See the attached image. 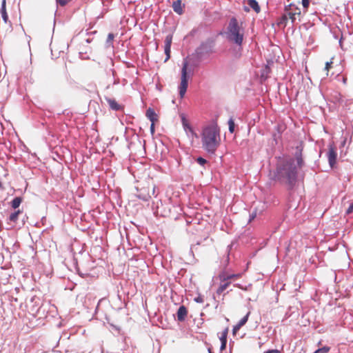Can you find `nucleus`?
<instances>
[{
  "label": "nucleus",
  "instance_id": "obj_2",
  "mask_svg": "<svg viewBox=\"0 0 353 353\" xmlns=\"http://www.w3.org/2000/svg\"><path fill=\"white\" fill-rule=\"evenodd\" d=\"M221 142L220 128L216 123L204 127L201 133L203 149L210 154H214Z\"/></svg>",
  "mask_w": 353,
  "mask_h": 353
},
{
  "label": "nucleus",
  "instance_id": "obj_7",
  "mask_svg": "<svg viewBox=\"0 0 353 353\" xmlns=\"http://www.w3.org/2000/svg\"><path fill=\"white\" fill-rule=\"evenodd\" d=\"M198 67V64L194 61L185 58L183 59L182 63L181 71L185 69L186 74L192 77L194 74V70Z\"/></svg>",
  "mask_w": 353,
  "mask_h": 353
},
{
  "label": "nucleus",
  "instance_id": "obj_39",
  "mask_svg": "<svg viewBox=\"0 0 353 353\" xmlns=\"http://www.w3.org/2000/svg\"><path fill=\"white\" fill-rule=\"evenodd\" d=\"M181 123H182V125H184V124L188 123V121L186 120V119L185 118V117H181Z\"/></svg>",
  "mask_w": 353,
  "mask_h": 353
},
{
  "label": "nucleus",
  "instance_id": "obj_14",
  "mask_svg": "<svg viewBox=\"0 0 353 353\" xmlns=\"http://www.w3.org/2000/svg\"><path fill=\"white\" fill-rule=\"evenodd\" d=\"M6 0H2L1 8V17H2V19L4 21V22L7 23V21L8 20V14L6 12Z\"/></svg>",
  "mask_w": 353,
  "mask_h": 353
},
{
  "label": "nucleus",
  "instance_id": "obj_21",
  "mask_svg": "<svg viewBox=\"0 0 353 353\" xmlns=\"http://www.w3.org/2000/svg\"><path fill=\"white\" fill-rule=\"evenodd\" d=\"M114 38V35L113 33H109L106 39V47L110 48L113 46V40Z\"/></svg>",
  "mask_w": 353,
  "mask_h": 353
},
{
  "label": "nucleus",
  "instance_id": "obj_27",
  "mask_svg": "<svg viewBox=\"0 0 353 353\" xmlns=\"http://www.w3.org/2000/svg\"><path fill=\"white\" fill-rule=\"evenodd\" d=\"M196 162L199 165L203 166L207 163V161L205 159H203V157H199L196 159Z\"/></svg>",
  "mask_w": 353,
  "mask_h": 353
},
{
  "label": "nucleus",
  "instance_id": "obj_5",
  "mask_svg": "<svg viewBox=\"0 0 353 353\" xmlns=\"http://www.w3.org/2000/svg\"><path fill=\"white\" fill-rule=\"evenodd\" d=\"M191 76L186 74L185 69L181 71V82L178 87L179 93L181 98H183L187 91L188 86V80L191 78Z\"/></svg>",
  "mask_w": 353,
  "mask_h": 353
},
{
  "label": "nucleus",
  "instance_id": "obj_41",
  "mask_svg": "<svg viewBox=\"0 0 353 353\" xmlns=\"http://www.w3.org/2000/svg\"><path fill=\"white\" fill-rule=\"evenodd\" d=\"M119 80L117 79H114V84H119Z\"/></svg>",
  "mask_w": 353,
  "mask_h": 353
},
{
  "label": "nucleus",
  "instance_id": "obj_12",
  "mask_svg": "<svg viewBox=\"0 0 353 353\" xmlns=\"http://www.w3.org/2000/svg\"><path fill=\"white\" fill-rule=\"evenodd\" d=\"M107 103H108L110 108L115 111L120 110L121 109V105H119L115 99L111 98H105Z\"/></svg>",
  "mask_w": 353,
  "mask_h": 353
},
{
  "label": "nucleus",
  "instance_id": "obj_46",
  "mask_svg": "<svg viewBox=\"0 0 353 353\" xmlns=\"http://www.w3.org/2000/svg\"><path fill=\"white\" fill-rule=\"evenodd\" d=\"M32 312H34V311H35V312H37V309H35V310H34V308H32Z\"/></svg>",
  "mask_w": 353,
  "mask_h": 353
},
{
  "label": "nucleus",
  "instance_id": "obj_33",
  "mask_svg": "<svg viewBox=\"0 0 353 353\" xmlns=\"http://www.w3.org/2000/svg\"><path fill=\"white\" fill-rule=\"evenodd\" d=\"M138 197L143 201H148L149 199L150 198V196H149L148 194H146V195H144V196H142L141 194L138 195Z\"/></svg>",
  "mask_w": 353,
  "mask_h": 353
},
{
  "label": "nucleus",
  "instance_id": "obj_45",
  "mask_svg": "<svg viewBox=\"0 0 353 353\" xmlns=\"http://www.w3.org/2000/svg\"><path fill=\"white\" fill-rule=\"evenodd\" d=\"M112 75L114 77V75H115V71L114 70H112Z\"/></svg>",
  "mask_w": 353,
  "mask_h": 353
},
{
  "label": "nucleus",
  "instance_id": "obj_10",
  "mask_svg": "<svg viewBox=\"0 0 353 353\" xmlns=\"http://www.w3.org/2000/svg\"><path fill=\"white\" fill-rule=\"evenodd\" d=\"M188 314V310L184 305H181L179 307L177 311V320L179 321H183Z\"/></svg>",
  "mask_w": 353,
  "mask_h": 353
},
{
  "label": "nucleus",
  "instance_id": "obj_11",
  "mask_svg": "<svg viewBox=\"0 0 353 353\" xmlns=\"http://www.w3.org/2000/svg\"><path fill=\"white\" fill-rule=\"evenodd\" d=\"M172 9L178 14H182L183 12V6L181 0H176L172 3Z\"/></svg>",
  "mask_w": 353,
  "mask_h": 353
},
{
  "label": "nucleus",
  "instance_id": "obj_24",
  "mask_svg": "<svg viewBox=\"0 0 353 353\" xmlns=\"http://www.w3.org/2000/svg\"><path fill=\"white\" fill-rule=\"evenodd\" d=\"M228 333V327H226L221 333V336L219 337V339L221 341V343L223 341L227 342V336Z\"/></svg>",
  "mask_w": 353,
  "mask_h": 353
},
{
  "label": "nucleus",
  "instance_id": "obj_40",
  "mask_svg": "<svg viewBox=\"0 0 353 353\" xmlns=\"http://www.w3.org/2000/svg\"><path fill=\"white\" fill-rule=\"evenodd\" d=\"M342 81L344 84H346V82H347V78L345 77H342Z\"/></svg>",
  "mask_w": 353,
  "mask_h": 353
},
{
  "label": "nucleus",
  "instance_id": "obj_1",
  "mask_svg": "<svg viewBox=\"0 0 353 353\" xmlns=\"http://www.w3.org/2000/svg\"><path fill=\"white\" fill-rule=\"evenodd\" d=\"M294 158L279 157L277 158L276 168L273 173V179L290 190L294 188L298 179V170L304 165L303 147H296Z\"/></svg>",
  "mask_w": 353,
  "mask_h": 353
},
{
  "label": "nucleus",
  "instance_id": "obj_8",
  "mask_svg": "<svg viewBox=\"0 0 353 353\" xmlns=\"http://www.w3.org/2000/svg\"><path fill=\"white\" fill-rule=\"evenodd\" d=\"M328 163L330 166L332 168L336 163L337 152L336 148L333 144L329 145L328 152L327 153Z\"/></svg>",
  "mask_w": 353,
  "mask_h": 353
},
{
  "label": "nucleus",
  "instance_id": "obj_6",
  "mask_svg": "<svg viewBox=\"0 0 353 353\" xmlns=\"http://www.w3.org/2000/svg\"><path fill=\"white\" fill-rule=\"evenodd\" d=\"M288 16V20H291L292 24H294L296 19V16L301 14L299 8L292 4H290L285 7V12Z\"/></svg>",
  "mask_w": 353,
  "mask_h": 353
},
{
  "label": "nucleus",
  "instance_id": "obj_20",
  "mask_svg": "<svg viewBox=\"0 0 353 353\" xmlns=\"http://www.w3.org/2000/svg\"><path fill=\"white\" fill-rule=\"evenodd\" d=\"M22 202V199L19 196L15 197L11 202V206L14 209H17L19 207L20 204Z\"/></svg>",
  "mask_w": 353,
  "mask_h": 353
},
{
  "label": "nucleus",
  "instance_id": "obj_38",
  "mask_svg": "<svg viewBox=\"0 0 353 353\" xmlns=\"http://www.w3.org/2000/svg\"><path fill=\"white\" fill-rule=\"evenodd\" d=\"M150 132L152 134H153L154 132V123H151Z\"/></svg>",
  "mask_w": 353,
  "mask_h": 353
},
{
  "label": "nucleus",
  "instance_id": "obj_28",
  "mask_svg": "<svg viewBox=\"0 0 353 353\" xmlns=\"http://www.w3.org/2000/svg\"><path fill=\"white\" fill-rule=\"evenodd\" d=\"M57 3L59 4L61 6H65L68 2H70L71 0H56Z\"/></svg>",
  "mask_w": 353,
  "mask_h": 353
},
{
  "label": "nucleus",
  "instance_id": "obj_16",
  "mask_svg": "<svg viewBox=\"0 0 353 353\" xmlns=\"http://www.w3.org/2000/svg\"><path fill=\"white\" fill-rule=\"evenodd\" d=\"M221 285L216 290V294H221L223 293V292L227 290V288L229 287V285L231 284L230 281H225V282H221Z\"/></svg>",
  "mask_w": 353,
  "mask_h": 353
},
{
  "label": "nucleus",
  "instance_id": "obj_47",
  "mask_svg": "<svg viewBox=\"0 0 353 353\" xmlns=\"http://www.w3.org/2000/svg\"><path fill=\"white\" fill-rule=\"evenodd\" d=\"M245 11H249V9H248V8H246V7H245Z\"/></svg>",
  "mask_w": 353,
  "mask_h": 353
},
{
  "label": "nucleus",
  "instance_id": "obj_42",
  "mask_svg": "<svg viewBox=\"0 0 353 353\" xmlns=\"http://www.w3.org/2000/svg\"><path fill=\"white\" fill-rule=\"evenodd\" d=\"M345 142H346V139H344V140L343 141V142L341 143V146H344L345 144Z\"/></svg>",
  "mask_w": 353,
  "mask_h": 353
},
{
  "label": "nucleus",
  "instance_id": "obj_35",
  "mask_svg": "<svg viewBox=\"0 0 353 353\" xmlns=\"http://www.w3.org/2000/svg\"><path fill=\"white\" fill-rule=\"evenodd\" d=\"M39 301V299L38 297L33 296L31 299V302H34L37 305L39 304V303H38Z\"/></svg>",
  "mask_w": 353,
  "mask_h": 353
},
{
  "label": "nucleus",
  "instance_id": "obj_22",
  "mask_svg": "<svg viewBox=\"0 0 353 353\" xmlns=\"http://www.w3.org/2000/svg\"><path fill=\"white\" fill-rule=\"evenodd\" d=\"M288 16L285 13L281 16V17L278 21L279 26H286L288 23Z\"/></svg>",
  "mask_w": 353,
  "mask_h": 353
},
{
  "label": "nucleus",
  "instance_id": "obj_25",
  "mask_svg": "<svg viewBox=\"0 0 353 353\" xmlns=\"http://www.w3.org/2000/svg\"><path fill=\"white\" fill-rule=\"evenodd\" d=\"M229 132L233 133L234 132L235 123L232 117L228 120Z\"/></svg>",
  "mask_w": 353,
  "mask_h": 353
},
{
  "label": "nucleus",
  "instance_id": "obj_26",
  "mask_svg": "<svg viewBox=\"0 0 353 353\" xmlns=\"http://www.w3.org/2000/svg\"><path fill=\"white\" fill-rule=\"evenodd\" d=\"M330 347L327 346H324L321 348L318 349L314 352V353H327L330 351Z\"/></svg>",
  "mask_w": 353,
  "mask_h": 353
},
{
  "label": "nucleus",
  "instance_id": "obj_37",
  "mask_svg": "<svg viewBox=\"0 0 353 353\" xmlns=\"http://www.w3.org/2000/svg\"><path fill=\"white\" fill-rule=\"evenodd\" d=\"M332 63V61L327 62V63H325V70L328 71V70H329V68H330V65H331Z\"/></svg>",
  "mask_w": 353,
  "mask_h": 353
},
{
  "label": "nucleus",
  "instance_id": "obj_9",
  "mask_svg": "<svg viewBox=\"0 0 353 353\" xmlns=\"http://www.w3.org/2000/svg\"><path fill=\"white\" fill-rule=\"evenodd\" d=\"M172 41V35L168 34L166 36L164 43V51L166 55V57L164 60V62L168 61L170 58V52H171V44Z\"/></svg>",
  "mask_w": 353,
  "mask_h": 353
},
{
  "label": "nucleus",
  "instance_id": "obj_34",
  "mask_svg": "<svg viewBox=\"0 0 353 353\" xmlns=\"http://www.w3.org/2000/svg\"><path fill=\"white\" fill-rule=\"evenodd\" d=\"M240 328L241 327L238 324L235 325L232 329L233 334H235L240 330Z\"/></svg>",
  "mask_w": 353,
  "mask_h": 353
},
{
  "label": "nucleus",
  "instance_id": "obj_36",
  "mask_svg": "<svg viewBox=\"0 0 353 353\" xmlns=\"http://www.w3.org/2000/svg\"><path fill=\"white\" fill-rule=\"evenodd\" d=\"M226 344H227V342H224V341H223V342L221 343V347H220V350H221V351H223V350H225V347H226Z\"/></svg>",
  "mask_w": 353,
  "mask_h": 353
},
{
  "label": "nucleus",
  "instance_id": "obj_43",
  "mask_svg": "<svg viewBox=\"0 0 353 353\" xmlns=\"http://www.w3.org/2000/svg\"><path fill=\"white\" fill-rule=\"evenodd\" d=\"M256 214H252L251 216H250V221H251L252 219H253L254 217H255Z\"/></svg>",
  "mask_w": 353,
  "mask_h": 353
},
{
  "label": "nucleus",
  "instance_id": "obj_13",
  "mask_svg": "<svg viewBox=\"0 0 353 353\" xmlns=\"http://www.w3.org/2000/svg\"><path fill=\"white\" fill-rule=\"evenodd\" d=\"M145 115L147 118L151 121V123H154L156 121H157V115L152 108H149L146 110Z\"/></svg>",
  "mask_w": 353,
  "mask_h": 353
},
{
  "label": "nucleus",
  "instance_id": "obj_15",
  "mask_svg": "<svg viewBox=\"0 0 353 353\" xmlns=\"http://www.w3.org/2000/svg\"><path fill=\"white\" fill-rule=\"evenodd\" d=\"M249 6L253 9L256 13H259L261 11L260 6L256 0H247Z\"/></svg>",
  "mask_w": 353,
  "mask_h": 353
},
{
  "label": "nucleus",
  "instance_id": "obj_4",
  "mask_svg": "<svg viewBox=\"0 0 353 353\" xmlns=\"http://www.w3.org/2000/svg\"><path fill=\"white\" fill-rule=\"evenodd\" d=\"M214 44L215 39L212 37L208 38L205 41L201 42L200 46L196 49L197 57L199 59H202L212 54L214 52Z\"/></svg>",
  "mask_w": 353,
  "mask_h": 353
},
{
  "label": "nucleus",
  "instance_id": "obj_32",
  "mask_svg": "<svg viewBox=\"0 0 353 353\" xmlns=\"http://www.w3.org/2000/svg\"><path fill=\"white\" fill-rule=\"evenodd\" d=\"M303 7L307 9L309 7L310 1L309 0H301Z\"/></svg>",
  "mask_w": 353,
  "mask_h": 353
},
{
  "label": "nucleus",
  "instance_id": "obj_29",
  "mask_svg": "<svg viewBox=\"0 0 353 353\" xmlns=\"http://www.w3.org/2000/svg\"><path fill=\"white\" fill-rule=\"evenodd\" d=\"M241 276V274H230V279L231 280L239 279Z\"/></svg>",
  "mask_w": 353,
  "mask_h": 353
},
{
  "label": "nucleus",
  "instance_id": "obj_23",
  "mask_svg": "<svg viewBox=\"0 0 353 353\" xmlns=\"http://www.w3.org/2000/svg\"><path fill=\"white\" fill-rule=\"evenodd\" d=\"M250 314V312H248L245 316H243L239 322L238 325L241 327H243L248 321L249 316Z\"/></svg>",
  "mask_w": 353,
  "mask_h": 353
},
{
  "label": "nucleus",
  "instance_id": "obj_30",
  "mask_svg": "<svg viewBox=\"0 0 353 353\" xmlns=\"http://www.w3.org/2000/svg\"><path fill=\"white\" fill-rule=\"evenodd\" d=\"M194 301L196 302V303H203L204 302V298L203 296H198L194 298Z\"/></svg>",
  "mask_w": 353,
  "mask_h": 353
},
{
  "label": "nucleus",
  "instance_id": "obj_17",
  "mask_svg": "<svg viewBox=\"0 0 353 353\" xmlns=\"http://www.w3.org/2000/svg\"><path fill=\"white\" fill-rule=\"evenodd\" d=\"M184 130L186 132V133L190 134L192 137H194L196 138H198L197 134L194 131L193 128L191 127V125L188 123L183 125Z\"/></svg>",
  "mask_w": 353,
  "mask_h": 353
},
{
  "label": "nucleus",
  "instance_id": "obj_31",
  "mask_svg": "<svg viewBox=\"0 0 353 353\" xmlns=\"http://www.w3.org/2000/svg\"><path fill=\"white\" fill-rule=\"evenodd\" d=\"M353 212V202L350 205L348 208L346 210V214H350Z\"/></svg>",
  "mask_w": 353,
  "mask_h": 353
},
{
  "label": "nucleus",
  "instance_id": "obj_19",
  "mask_svg": "<svg viewBox=\"0 0 353 353\" xmlns=\"http://www.w3.org/2000/svg\"><path fill=\"white\" fill-rule=\"evenodd\" d=\"M219 279L221 282L230 281V273L223 271L219 274Z\"/></svg>",
  "mask_w": 353,
  "mask_h": 353
},
{
  "label": "nucleus",
  "instance_id": "obj_44",
  "mask_svg": "<svg viewBox=\"0 0 353 353\" xmlns=\"http://www.w3.org/2000/svg\"><path fill=\"white\" fill-rule=\"evenodd\" d=\"M0 189H3V184L0 181Z\"/></svg>",
  "mask_w": 353,
  "mask_h": 353
},
{
  "label": "nucleus",
  "instance_id": "obj_18",
  "mask_svg": "<svg viewBox=\"0 0 353 353\" xmlns=\"http://www.w3.org/2000/svg\"><path fill=\"white\" fill-rule=\"evenodd\" d=\"M21 212L19 210H18L17 211L11 213L8 219V221L11 223H15L18 220V216L21 214Z\"/></svg>",
  "mask_w": 353,
  "mask_h": 353
},
{
  "label": "nucleus",
  "instance_id": "obj_3",
  "mask_svg": "<svg viewBox=\"0 0 353 353\" xmlns=\"http://www.w3.org/2000/svg\"><path fill=\"white\" fill-rule=\"evenodd\" d=\"M226 39L237 46H241L244 37V30L235 17L230 19L225 32Z\"/></svg>",
  "mask_w": 353,
  "mask_h": 353
}]
</instances>
